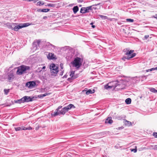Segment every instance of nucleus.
Instances as JSON below:
<instances>
[{
  "label": "nucleus",
  "instance_id": "obj_1",
  "mask_svg": "<svg viewBox=\"0 0 157 157\" xmlns=\"http://www.w3.org/2000/svg\"><path fill=\"white\" fill-rule=\"evenodd\" d=\"M17 70L16 74L17 75H21L23 73H26V71L29 70L30 69L29 67L28 66L22 65L17 68Z\"/></svg>",
  "mask_w": 157,
  "mask_h": 157
},
{
  "label": "nucleus",
  "instance_id": "obj_2",
  "mask_svg": "<svg viewBox=\"0 0 157 157\" xmlns=\"http://www.w3.org/2000/svg\"><path fill=\"white\" fill-rule=\"evenodd\" d=\"M82 61L81 58L77 57L75 58L74 61L71 63L74 67H76L77 68H79L82 65Z\"/></svg>",
  "mask_w": 157,
  "mask_h": 157
},
{
  "label": "nucleus",
  "instance_id": "obj_3",
  "mask_svg": "<svg viewBox=\"0 0 157 157\" xmlns=\"http://www.w3.org/2000/svg\"><path fill=\"white\" fill-rule=\"evenodd\" d=\"M50 71L52 75H55L58 72V67L53 64H52L50 66Z\"/></svg>",
  "mask_w": 157,
  "mask_h": 157
},
{
  "label": "nucleus",
  "instance_id": "obj_4",
  "mask_svg": "<svg viewBox=\"0 0 157 157\" xmlns=\"http://www.w3.org/2000/svg\"><path fill=\"white\" fill-rule=\"evenodd\" d=\"M30 25L29 23H24L23 24H20L19 25L14 26L13 30L15 31H17L19 29L24 27H27Z\"/></svg>",
  "mask_w": 157,
  "mask_h": 157
},
{
  "label": "nucleus",
  "instance_id": "obj_5",
  "mask_svg": "<svg viewBox=\"0 0 157 157\" xmlns=\"http://www.w3.org/2000/svg\"><path fill=\"white\" fill-rule=\"evenodd\" d=\"M93 6H91L86 7H82L80 10V13H86L90 12L93 10Z\"/></svg>",
  "mask_w": 157,
  "mask_h": 157
},
{
  "label": "nucleus",
  "instance_id": "obj_6",
  "mask_svg": "<svg viewBox=\"0 0 157 157\" xmlns=\"http://www.w3.org/2000/svg\"><path fill=\"white\" fill-rule=\"evenodd\" d=\"M14 129L16 131H18L22 130H31L32 129V128H31V127H29L28 128H26L25 127L22 126L21 127H15Z\"/></svg>",
  "mask_w": 157,
  "mask_h": 157
},
{
  "label": "nucleus",
  "instance_id": "obj_7",
  "mask_svg": "<svg viewBox=\"0 0 157 157\" xmlns=\"http://www.w3.org/2000/svg\"><path fill=\"white\" fill-rule=\"evenodd\" d=\"M14 78L13 74L11 72L8 74L7 78L9 81L11 82Z\"/></svg>",
  "mask_w": 157,
  "mask_h": 157
},
{
  "label": "nucleus",
  "instance_id": "obj_8",
  "mask_svg": "<svg viewBox=\"0 0 157 157\" xmlns=\"http://www.w3.org/2000/svg\"><path fill=\"white\" fill-rule=\"evenodd\" d=\"M123 51L125 52V55H128V56H131L134 52V51L132 50H129V49L128 48L125 49Z\"/></svg>",
  "mask_w": 157,
  "mask_h": 157
},
{
  "label": "nucleus",
  "instance_id": "obj_9",
  "mask_svg": "<svg viewBox=\"0 0 157 157\" xmlns=\"http://www.w3.org/2000/svg\"><path fill=\"white\" fill-rule=\"evenodd\" d=\"M36 85V83L34 81H30L27 82L26 84V86L30 88H32Z\"/></svg>",
  "mask_w": 157,
  "mask_h": 157
},
{
  "label": "nucleus",
  "instance_id": "obj_10",
  "mask_svg": "<svg viewBox=\"0 0 157 157\" xmlns=\"http://www.w3.org/2000/svg\"><path fill=\"white\" fill-rule=\"evenodd\" d=\"M23 101L25 102H29L33 101V98H31L30 97L25 96L23 97Z\"/></svg>",
  "mask_w": 157,
  "mask_h": 157
},
{
  "label": "nucleus",
  "instance_id": "obj_11",
  "mask_svg": "<svg viewBox=\"0 0 157 157\" xmlns=\"http://www.w3.org/2000/svg\"><path fill=\"white\" fill-rule=\"evenodd\" d=\"M136 55V53H132L130 56H127L123 57L122 58V59L124 61H125L126 59L129 60L130 59L134 57Z\"/></svg>",
  "mask_w": 157,
  "mask_h": 157
},
{
  "label": "nucleus",
  "instance_id": "obj_12",
  "mask_svg": "<svg viewBox=\"0 0 157 157\" xmlns=\"http://www.w3.org/2000/svg\"><path fill=\"white\" fill-rule=\"evenodd\" d=\"M113 122V121L112 120V117H108L105 120V123L111 124Z\"/></svg>",
  "mask_w": 157,
  "mask_h": 157
},
{
  "label": "nucleus",
  "instance_id": "obj_13",
  "mask_svg": "<svg viewBox=\"0 0 157 157\" xmlns=\"http://www.w3.org/2000/svg\"><path fill=\"white\" fill-rule=\"evenodd\" d=\"M68 111V110L65 108V107H64L63 109H62L60 111V113L64 115L66 112Z\"/></svg>",
  "mask_w": 157,
  "mask_h": 157
},
{
  "label": "nucleus",
  "instance_id": "obj_14",
  "mask_svg": "<svg viewBox=\"0 0 157 157\" xmlns=\"http://www.w3.org/2000/svg\"><path fill=\"white\" fill-rule=\"evenodd\" d=\"M54 54L52 53H50L48 54V56H47V57L48 59H54Z\"/></svg>",
  "mask_w": 157,
  "mask_h": 157
},
{
  "label": "nucleus",
  "instance_id": "obj_15",
  "mask_svg": "<svg viewBox=\"0 0 157 157\" xmlns=\"http://www.w3.org/2000/svg\"><path fill=\"white\" fill-rule=\"evenodd\" d=\"M14 24H15L14 23L11 24L10 23H7L6 24L7 26H8L9 28L13 30V28H14Z\"/></svg>",
  "mask_w": 157,
  "mask_h": 157
},
{
  "label": "nucleus",
  "instance_id": "obj_16",
  "mask_svg": "<svg viewBox=\"0 0 157 157\" xmlns=\"http://www.w3.org/2000/svg\"><path fill=\"white\" fill-rule=\"evenodd\" d=\"M67 109L68 111L69 110L71 109L72 108H75V107L74 105L72 104H69L67 106L65 107Z\"/></svg>",
  "mask_w": 157,
  "mask_h": 157
},
{
  "label": "nucleus",
  "instance_id": "obj_17",
  "mask_svg": "<svg viewBox=\"0 0 157 157\" xmlns=\"http://www.w3.org/2000/svg\"><path fill=\"white\" fill-rule=\"evenodd\" d=\"M79 8L77 6H74L73 8V10L74 13L75 14L78 10Z\"/></svg>",
  "mask_w": 157,
  "mask_h": 157
},
{
  "label": "nucleus",
  "instance_id": "obj_18",
  "mask_svg": "<svg viewBox=\"0 0 157 157\" xmlns=\"http://www.w3.org/2000/svg\"><path fill=\"white\" fill-rule=\"evenodd\" d=\"M74 74L75 71H71V72L70 76L71 77L73 78V79H75L77 78V77L76 76L74 75Z\"/></svg>",
  "mask_w": 157,
  "mask_h": 157
},
{
  "label": "nucleus",
  "instance_id": "obj_19",
  "mask_svg": "<svg viewBox=\"0 0 157 157\" xmlns=\"http://www.w3.org/2000/svg\"><path fill=\"white\" fill-rule=\"evenodd\" d=\"M94 92V90H91L89 89L86 92V94L87 95H89L93 93Z\"/></svg>",
  "mask_w": 157,
  "mask_h": 157
},
{
  "label": "nucleus",
  "instance_id": "obj_20",
  "mask_svg": "<svg viewBox=\"0 0 157 157\" xmlns=\"http://www.w3.org/2000/svg\"><path fill=\"white\" fill-rule=\"evenodd\" d=\"M15 102L17 103H24L23 98H22L21 99L17 100L15 101Z\"/></svg>",
  "mask_w": 157,
  "mask_h": 157
},
{
  "label": "nucleus",
  "instance_id": "obj_21",
  "mask_svg": "<svg viewBox=\"0 0 157 157\" xmlns=\"http://www.w3.org/2000/svg\"><path fill=\"white\" fill-rule=\"evenodd\" d=\"M57 111L56 112H54V113H52V115L53 116H56L58 115L60 113V112H58V110H56Z\"/></svg>",
  "mask_w": 157,
  "mask_h": 157
},
{
  "label": "nucleus",
  "instance_id": "obj_22",
  "mask_svg": "<svg viewBox=\"0 0 157 157\" xmlns=\"http://www.w3.org/2000/svg\"><path fill=\"white\" fill-rule=\"evenodd\" d=\"M157 70V67H154V68H151L150 69H148V70H146V71L147 72H149V71H152L153 70Z\"/></svg>",
  "mask_w": 157,
  "mask_h": 157
},
{
  "label": "nucleus",
  "instance_id": "obj_23",
  "mask_svg": "<svg viewBox=\"0 0 157 157\" xmlns=\"http://www.w3.org/2000/svg\"><path fill=\"white\" fill-rule=\"evenodd\" d=\"M124 123L126 125H127L128 126H130L131 125V122L128 121L126 120H125Z\"/></svg>",
  "mask_w": 157,
  "mask_h": 157
},
{
  "label": "nucleus",
  "instance_id": "obj_24",
  "mask_svg": "<svg viewBox=\"0 0 157 157\" xmlns=\"http://www.w3.org/2000/svg\"><path fill=\"white\" fill-rule=\"evenodd\" d=\"M131 99L130 98L126 99L125 101V102L127 104H128L131 103Z\"/></svg>",
  "mask_w": 157,
  "mask_h": 157
},
{
  "label": "nucleus",
  "instance_id": "obj_25",
  "mask_svg": "<svg viewBox=\"0 0 157 157\" xmlns=\"http://www.w3.org/2000/svg\"><path fill=\"white\" fill-rule=\"evenodd\" d=\"M46 45L48 47H49L51 48L52 47L54 48L55 46L51 44H50L49 43H47L46 44Z\"/></svg>",
  "mask_w": 157,
  "mask_h": 157
},
{
  "label": "nucleus",
  "instance_id": "obj_26",
  "mask_svg": "<svg viewBox=\"0 0 157 157\" xmlns=\"http://www.w3.org/2000/svg\"><path fill=\"white\" fill-rule=\"evenodd\" d=\"M150 91L154 93H157V90L153 88H151L150 89Z\"/></svg>",
  "mask_w": 157,
  "mask_h": 157
},
{
  "label": "nucleus",
  "instance_id": "obj_27",
  "mask_svg": "<svg viewBox=\"0 0 157 157\" xmlns=\"http://www.w3.org/2000/svg\"><path fill=\"white\" fill-rule=\"evenodd\" d=\"M113 87V86H109L108 85H106L105 86V88L106 89L112 88Z\"/></svg>",
  "mask_w": 157,
  "mask_h": 157
},
{
  "label": "nucleus",
  "instance_id": "obj_28",
  "mask_svg": "<svg viewBox=\"0 0 157 157\" xmlns=\"http://www.w3.org/2000/svg\"><path fill=\"white\" fill-rule=\"evenodd\" d=\"M50 10L49 9H41V12H47L49 11Z\"/></svg>",
  "mask_w": 157,
  "mask_h": 157
},
{
  "label": "nucleus",
  "instance_id": "obj_29",
  "mask_svg": "<svg viewBox=\"0 0 157 157\" xmlns=\"http://www.w3.org/2000/svg\"><path fill=\"white\" fill-rule=\"evenodd\" d=\"M99 16L102 19H107L108 17L107 16L101 15H99Z\"/></svg>",
  "mask_w": 157,
  "mask_h": 157
},
{
  "label": "nucleus",
  "instance_id": "obj_30",
  "mask_svg": "<svg viewBox=\"0 0 157 157\" xmlns=\"http://www.w3.org/2000/svg\"><path fill=\"white\" fill-rule=\"evenodd\" d=\"M44 4V3L42 2L41 1H39L36 3V5L37 6H40L41 5H43Z\"/></svg>",
  "mask_w": 157,
  "mask_h": 157
},
{
  "label": "nucleus",
  "instance_id": "obj_31",
  "mask_svg": "<svg viewBox=\"0 0 157 157\" xmlns=\"http://www.w3.org/2000/svg\"><path fill=\"white\" fill-rule=\"evenodd\" d=\"M126 21L127 22H134V20L131 19H126Z\"/></svg>",
  "mask_w": 157,
  "mask_h": 157
},
{
  "label": "nucleus",
  "instance_id": "obj_32",
  "mask_svg": "<svg viewBox=\"0 0 157 157\" xmlns=\"http://www.w3.org/2000/svg\"><path fill=\"white\" fill-rule=\"evenodd\" d=\"M10 90V89H4V91L5 92V94L7 95L8 94V93L9 92Z\"/></svg>",
  "mask_w": 157,
  "mask_h": 157
},
{
  "label": "nucleus",
  "instance_id": "obj_33",
  "mask_svg": "<svg viewBox=\"0 0 157 157\" xmlns=\"http://www.w3.org/2000/svg\"><path fill=\"white\" fill-rule=\"evenodd\" d=\"M137 149L136 148V147L135 149H131V151H133L134 153H136L137 152Z\"/></svg>",
  "mask_w": 157,
  "mask_h": 157
},
{
  "label": "nucleus",
  "instance_id": "obj_34",
  "mask_svg": "<svg viewBox=\"0 0 157 157\" xmlns=\"http://www.w3.org/2000/svg\"><path fill=\"white\" fill-rule=\"evenodd\" d=\"M47 6H48L50 7H54V5L53 4L50 3L47 5Z\"/></svg>",
  "mask_w": 157,
  "mask_h": 157
},
{
  "label": "nucleus",
  "instance_id": "obj_35",
  "mask_svg": "<svg viewBox=\"0 0 157 157\" xmlns=\"http://www.w3.org/2000/svg\"><path fill=\"white\" fill-rule=\"evenodd\" d=\"M153 136H154L155 137L157 138V132H154L153 134Z\"/></svg>",
  "mask_w": 157,
  "mask_h": 157
},
{
  "label": "nucleus",
  "instance_id": "obj_36",
  "mask_svg": "<svg viewBox=\"0 0 157 157\" xmlns=\"http://www.w3.org/2000/svg\"><path fill=\"white\" fill-rule=\"evenodd\" d=\"M63 63H60V68H61V69L62 70H63Z\"/></svg>",
  "mask_w": 157,
  "mask_h": 157
},
{
  "label": "nucleus",
  "instance_id": "obj_37",
  "mask_svg": "<svg viewBox=\"0 0 157 157\" xmlns=\"http://www.w3.org/2000/svg\"><path fill=\"white\" fill-rule=\"evenodd\" d=\"M47 95V94H41V95H40V97H44V96H46Z\"/></svg>",
  "mask_w": 157,
  "mask_h": 157
},
{
  "label": "nucleus",
  "instance_id": "obj_38",
  "mask_svg": "<svg viewBox=\"0 0 157 157\" xmlns=\"http://www.w3.org/2000/svg\"><path fill=\"white\" fill-rule=\"evenodd\" d=\"M149 37V35H146L144 37V38L145 39H147V38H148Z\"/></svg>",
  "mask_w": 157,
  "mask_h": 157
},
{
  "label": "nucleus",
  "instance_id": "obj_39",
  "mask_svg": "<svg viewBox=\"0 0 157 157\" xmlns=\"http://www.w3.org/2000/svg\"><path fill=\"white\" fill-rule=\"evenodd\" d=\"M73 78H68V80L69 81L71 82L72 80H73Z\"/></svg>",
  "mask_w": 157,
  "mask_h": 157
},
{
  "label": "nucleus",
  "instance_id": "obj_40",
  "mask_svg": "<svg viewBox=\"0 0 157 157\" xmlns=\"http://www.w3.org/2000/svg\"><path fill=\"white\" fill-rule=\"evenodd\" d=\"M40 40H38L36 41V43L38 45H39V44L40 43Z\"/></svg>",
  "mask_w": 157,
  "mask_h": 157
},
{
  "label": "nucleus",
  "instance_id": "obj_41",
  "mask_svg": "<svg viewBox=\"0 0 157 157\" xmlns=\"http://www.w3.org/2000/svg\"><path fill=\"white\" fill-rule=\"evenodd\" d=\"M62 107V106H59L58 107V109H56V110H59V109H61Z\"/></svg>",
  "mask_w": 157,
  "mask_h": 157
},
{
  "label": "nucleus",
  "instance_id": "obj_42",
  "mask_svg": "<svg viewBox=\"0 0 157 157\" xmlns=\"http://www.w3.org/2000/svg\"><path fill=\"white\" fill-rule=\"evenodd\" d=\"M78 2H83V0H77Z\"/></svg>",
  "mask_w": 157,
  "mask_h": 157
},
{
  "label": "nucleus",
  "instance_id": "obj_43",
  "mask_svg": "<svg viewBox=\"0 0 157 157\" xmlns=\"http://www.w3.org/2000/svg\"><path fill=\"white\" fill-rule=\"evenodd\" d=\"M154 149H157V145H155V146Z\"/></svg>",
  "mask_w": 157,
  "mask_h": 157
},
{
  "label": "nucleus",
  "instance_id": "obj_44",
  "mask_svg": "<svg viewBox=\"0 0 157 157\" xmlns=\"http://www.w3.org/2000/svg\"><path fill=\"white\" fill-rule=\"evenodd\" d=\"M43 19H46V18H47V16H44L43 17Z\"/></svg>",
  "mask_w": 157,
  "mask_h": 157
},
{
  "label": "nucleus",
  "instance_id": "obj_45",
  "mask_svg": "<svg viewBox=\"0 0 157 157\" xmlns=\"http://www.w3.org/2000/svg\"><path fill=\"white\" fill-rule=\"evenodd\" d=\"M67 75H65L63 77V78H66L67 77Z\"/></svg>",
  "mask_w": 157,
  "mask_h": 157
},
{
  "label": "nucleus",
  "instance_id": "obj_46",
  "mask_svg": "<svg viewBox=\"0 0 157 157\" xmlns=\"http://www.w3.org/2000/svg\"><path fill=\"white\" fill-rule=\"evenodd\" d=\"M45 68H46V67H45V66H44V67H42V69H44Z\"/></svg>",
  "mask_w": 157,
  "mask_h": 157
},
{
  "label": "nucleus",
  "instance_id": "obj_47",
  "mask_svg": "<svg viewBox=\"0 0 157 157\" xmlns=\"http://www.w3.org/2000/svg\"><path fill=\"white\" fill-rule=\"evenodd\" d=\"M41 9H39V10H37V11L38 12H40V11H41Z\"/></svg>",
  "mask_w": 157,
  "mask_h": 157
},
{
  "label": "nucleus",
  "instance_id": "obj_48",
  "mask_svg": "<svg viewBox=\"0 0 157 157\" xmlns=\"http://www.w3.org/2000/svg\"><path fill=\"white\" fill-rule=\"evenodd\" d=\"M63 71H62V73H61V74H60V75H63Z\"/></svg>",
  "mask_w": 157,
  "mask_h": 157
},
{
  "label": "nucleus",
  "instance_id": "obj_49",
  "mask_svg": "<svg viewBox=\"0 0 157 157\" xmlns=\"http://www.w3.org/2000/svg\"><path fill=\"white\" fill-rule=\"evenodd\" d=\"M92 28H95V26L94 25H92Z\"/></svg>",
  "mask_w": 157,
  "mask_h": 157
},
{
  "label": "nucleus",
  "instance_id": "obj_50",
  "mask_svg": "<svg viewBox=\"0 0 157 157\" xmlns=\"http://www.w3.org/2000/svg\"><path fill=\"white\" fill-rule=\"evenodd\" d=\"M102 134L101 133H99L97 135L98 136H100V135H101Z\"/></svg>",
  "mask_w": 157,
  "mask_h": 157
},
{
  "label": "nucleus",
  "instance_id": "obj_51",
  "mask_svg": "<svg viewBox=\"0 0 157 157\" xmlns=\"http://www.w3.org/2000/svg\"><path fill=\"white\" fill-rule=\"evenodd\" d=\"M33 0H27V1H29V2H30V1H33Z\"/></svg>",
  "mask_w": 157,
  "mask_h": 157
},
{
  "label": "nucleus",
  "instance_id": "obj_52",
  "mask_svg": "<svg viewBox=\"0 0 157 157\" xmlns=\"http://www.w3.org/2000/svg\"><path fill=\"white\" fill-rule=\"evenodd\" d=\"M155 17L157 19V15H156Z\"/></svg>",
  "mask_w": 157,
  "mask_h": 157
},
{
  "label": "nucleus",
  "instance_id": "obj_53",
  "mask_svg": "<svg viewBox=\"0 0 157 157\" xmlns=\"http://www.w3.org/2000/svg\"><path fill=\"white\" fill-rule=\"evenodd\" d=\"M92 23H91L90 24H92Z\"/></svg>",
  "mask_w": 157,
  "mask_h": 157
}]
</instances>
